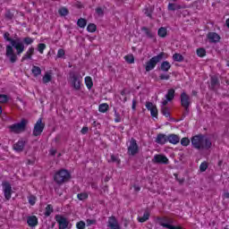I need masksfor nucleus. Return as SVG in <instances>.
I'll use <instances>...</instances> for the list:
<instances>
[{
  "mask_svg": "<svg viewBox=\"0 0 229 229\" xmlns=\"http://www.w3.org/2000/svg\"><path fill=\"white\" fill-rule=\"evenodd\" d=\"M4 38L5 42H10L11 45H7L5 48V56L9 59L11 64H15L22 53H24V44L22 38H12L10 32L4 33Z\"/></svg>",
  "mask_w": 229,
  "mask_h": 229,
  "instance_id": "obj_1",
  "label": "nucleus"
},
{
  "mask_svg": "<svg viewBox=\"0 0 229 229\" xmlns=\"http://www.w3.org/2000/svg\"><path fill=\"white\" fill-rule=\"evenodd\" d=\"M191 144L195 149H210L212 148V141H210V139L205 138L203 134L193 136Z\"/></svg>",
  "mask_w": 229,
  "mask_h": 229,
  "instance_id": "obj_2",
  "label": "nucleus"
},
{
  "mask_svg": "<svg viewBox=\"0 0 229 229\" xmlns=\"http://www.w3.org/2000/svg\"><path fill=\"white\" fill-rule=\"evenodd\" d=\"M166 57V54L164 52L159 53L157 55L151 57L144 65L145 71L149 72V71H153L155 67H157V64H160L164 58Z\"/></svg>",
  "mask_w": 229,
  "mask_h": 229,
  "instance_id": "obj_3",
  "label": "nucleus"
},
{
  "mask_svg": "<svg viewBox=\"0 0 229 229\" xmlns=\"http://www.w3.org/2000/svg\"><path fill=\"white\" fill-rule=\"evenodd\" d=\"M71 180V173L68 170L61 169L57 171L54 175V182L57 185H63V183H67Z\"/></svg>",
  "mask_w": 229,
  "mask_h": 229,
  "instance_id": "obj_4",
  "label": "nucleus"
},
{
  "mask_svg": "<svg viewBox=\"0 0 229 229\" xmlns=\"http://www.w3.org/2000/svg\"><path fill=\"white\" fill-rule=\"evenodd\" d=\"M180 99H181V106H182V108H184V113H183V117H185V115H189L190 112H191V96H189L187 93L182 92L180 96Z\"/></svg>",
  "mask_w": 229,
  "mask_h": 229,
  "instance_id": "obj_5",
  "label": "nucleus"
},
{
  "mask_svg": "<svg viewBox=\"0 0 229 229\" xmlns=\"http://www.w3.org/2000/svg\"><path fill=\"white\" fill-rule=\"evenodd\" d=\"M27 125H28V120L21 119L20 123L10 125L9 130L13 133H21L22 131H26Z\"/></svg>",
  "mask_w": 229,
  "mask_h": 229,
  "instance_id": "obj_6",
  "label": "nucleus"
},
{
  "mask_svg": "<svg viewBox=\"0 0 229 229\" xmlns=\"http://www.w3.org/2000/svg\"><path fill=\"white\" fill-rule=\"evenodd\" d=\"M70 78L72 80V85L75 90L81 89V77L74 72H70Z\"/></svg>",
  "mask_w": 229,
  "mask_h": 229,
  "instance_id": "obj_7",
  "label": "nucleus"
},
{
  "mask_svg": "<svg viewBox=\"0 0 229 229\" xmlns=\"http://www.w3.org/2000/svg\"><path fill=\"white\" fill-rule=\"evenodd\" d=\"M44 128H46V123H42V118H39L34 125L33 129V136L38 137L42 135V131H44Z\"/></svg>",
  "mask_w": 229,
  "mask_h": 229,
  "instance_id": "obj_8",
  "label": "nucleus"
},
{
  "mask_svg": "<svg viewBox=\"0 0 229 229\" xmlns=\"http://www.w3.org/2000/svg\"><path fill=\"white\" fill-rule=\"evenodd\" d=\"M139 153V144H137V140L131 138L130 140V145L128 147V155L131 157H135Z\"/></svg>",
  "mask_w": 229,
  "mask_h": 229,
  "instance_id": "obj_9",
  "label": "nucleus"
},
{
  "mask_svg": "<svg viewBox=\"0 0 229 229\" xmlns=\"http://www.w3.org/2000/svg\"><path fill=\"white\" fill-rule=\"evenodd\" d=\"M221 87V82H219V78L216 75H212L210 77V84L208 86L209 90L217 92Z\"/></svg>",
  "mask_w": 229,
  "mask_h": 229,
  "instance_id": "obj_10",
  "label": "nucleus"
},
{
  "mask_svg": "<svg viewBox=\"0 0 229 229\" xmlns=\"http://www.w3.org/2000/svg\"><path fill=\"white\" fill-rule=\"evenodd\" d=\"M2 188H3V191L4 194V198L5 199H12V184H10V182H8V181H4L2 182Z\"/></svg>",
  "mask_w": 229,
  "mask_h": 229,
  "instance_id": "obj_11",
  "label": "nucleus"
},
{
  "mask_svg": "<svg viewBox=\"0 0 229 229\" xmlns=\"http://www.w3.org/2000/svg\"><path fill=\"white\" fill-rule=\"evenodd\" d=\"M153 164H163L165 165H167L169 164V159L167 157L160 154H157L154 156V158L152 159Z\"/></svg>",
  "mask_w": 229,
  "mask_h": 229,
  "instance_id": "obj_12",
  "label": "nucleus"
},
{
  "mask_svg": "<svg viewBox=\"0 0 229 229\" xmlns=\"http://www.w3.org/2000/svg\"><path fill=\"white\" fill-rule=\"evenodd\" d=\"M55 221L59 225V229H65L67 228V226H69V222L67 221L65 216H63L62 215H56Z\"/></svg>",
  "mask_w": 229,
  "mask_h": 229,
  "instance_id": "obj_13",
  "label": "nucleus"
},
{
  "mask_svg": "<svg viewBox=\"0 0 229 229\" xmlns=\"http://www.w3.org/2000/svg\"><path fill=\"white\" fill-rule=\"evenodd\" d=\"M146 108L149 110L152 117H158V108H157V106L153 105L151 102H146Z\"/></svg>",
  "mask_w": 229,
  "mask_h": 229,
  "instance_id": "obj_14",
  "label": "nucleus"
},
{
  "mask_svg": "<svg viewBox=\"0 0 229 229\" xmlns=\"http://www.w3.org/2000/svg\"><path fill=\"white\" fill-rule=\"evenodd\" d=\"M107 226L111 229H121V225H119L117 218H115L114 216L108 218Z\"/></svg>",
  "mask_w": 229,
  "mask_h": 229,
  "instance_id": "obj_15",
  "label": "nucleus"
},
{
  "mask_svg": "<svg viewBox=\"0 0 229 229\" xmlns=\"http://www.w3.org/2000/svg\"><path fill=\"white\" fill-rule=\"evenodd\" d=\"M26 146V141L24 140H19L18 142H16L13 146V148L14 149V151H16L17 153H22V151H24V147Z\"/></svg>",
  "mask_w": 229,
  "mask_h": 229,
  "instance_id": "obj_16",
  "label": "nucleus"
},
{
  "mask_svg": "<svg viewBox=\"0 0 229 229\" xmlns=\"http://www.w3.org/2000/svg\"><path fill=\"white\" fill-rule=\"evenodd\" d=\"M207 37L211 44H216L221 40V37L216 32H209Z\"/></svg>",
  "mask_w": 229,
  "mask_h": 229,
  "instance_id": "obj_17",
  "label": "nucleus"
},
{
  "mask_svg": "<svg viewBox=\"0 0 229 229\" xmlns=\"http://www.w3.org/2000/svg\"><path fill=\"white\" fill-rule=\"evenodd\" d=\"M156 142H157V144H160L161 146H164V144H165V142H168L167 135H165L164 133L157 134V136L156 138Z\"/></svg>",
  "mask_w": 229,
  "mask_h": 229,
  "instance_id": "obj_18",
  "label": "nucleus"
},
{
  "mask_svg": "<svg viewBox=\"0 0 229 229\" xmlns=\"http://www.w3.org/2000/svg\"><path fill=\"white\" fill-rule=\"evenodd\" d=\"M33 55H35V47H31L22 56L21 62H25V60H31V56H33Z\"/></svg>",
  "mask_w": 229,
  "mask_h": 229,
  "instance_id": "obj_19",
  "label": "nucleus"
},
{
  "mask_svg": "<svg viewBox=\"0 0 229 229\" xmlns=\"http://www.w3.org/2000/svg\"><path fill=\"white\" fill-rule=\"evenodd\" d=\"M27 224L31 228H34V226H37L38 225V218H37L35 216H30L27 217Z\"/></svg>",
  "mask_w": 229,
  "mask_h": 229,
  "instance_id": "obj_20",
  "label": "nucleus"
},
{
  "mask_svg": "<svg viewBox=\"0 0 229 229\" xmlns=\"http://www.w3.org/2000/svg\"><path fill=\"white\" fill-rule=\"evenodd\" d=\"M167 140L170 144H178L180 142V136L176 134H169L167 136Z\"/></svg>",
  "mask_w": 229,
  "mask_h": 229,
  "instance_id": "obj_21",
  "label": "nucleus"
},
{
  "mask_svg": "<svg viewBox=\"0 0 229 229\" xmlns=\"http://www.w3.org/2000/svg\"><path fill=\"white\" fill-rule=\"evenodd\" d=\"M170 69H171V63H169L168 61H164L161 63L159 71H162L163 72H169Z\"/></svg>",
  "mask_w": 229,
  "mask_h": 229,
  "instance_id": "obj_22",
  "label": "nucleus"
},
{
  "mask_svg": "<svg viewBox=\"0 0 229 229\" xmlns=\"http://www.w3.org/2000/svg\"><path fill=\"white\" fill-rule=\"evenodd\" d=\"M182 8H183V6H182L178 4H173V3L168 4V11L169 12H176V10H182Z\"/></svg>",
  "mask_w": 229,
  "mask_h": 229,
  "instance_id": "obj_23",
  "label": "nucleus"
},
{
  "mask_svg": "<svg viewBox=\"0 0 229 229\" xmlns=\"http://www.w3.org/2000/svg\"><path fill=\"white\" fill-rule=\"evenodd\" d=\"M141 31H144V33H145L146 37H148V38H155V34H153L151 30H149L148 27H142Z\"/></svg>",
  "mask_w": 229,
  "mask_h": 229,
  "instance_id": "obj_24",
  "label": "nucleus"
},
{
  "mask_svg": "<svg viewBox=\"0 0 229 229\" xmlns=\"http://www.w3.org/2000/svg\"><path fill=\"white\" fill-rule=\"evenodd\" d=\"M150 213L148 210H145L143 216L138 217L139 223H146L149 219Z\"/></svg>",
  "mask_w": 229,
  "mask_h": 229,
  "instance_id": "obj_25",
  "label": "nucleus"
},
{
  "mask_svg": "<svg viewBox=\"0 0 229 229\" xmlns=\"http://www.w3.org/2000/svg\"><path fill=\"white\" fill-rule=\"evenodd\" d=\"M158 223H159L160 226H163L164 228H165V225H171L170 223H173V220H171L167 217L158 218Z\"/></svg>",
  "mask_w": 229,
  "mask_h": 229,
  "instance_id": "obj_26",
  "label": "nucleus"
},
{
  "mask_svg": "<svg viewBox=\"0 0 229 229\" xmlns=\"http://www.w3.org/2000/svg\"><path fill=\"white\" fill-rule=\"evenodd\" d=\"M158 37H161V38H165L167 37V29L165 27H161L157 30Z\"/></svg>",
  "mask_w": 229,
  "mask_h": 229,
  "instance_id": "obj_27",
  "label": "nucleus"
},
{
  "mask_svg": "<svg viewBox=\"0 0 229 229\" xmlns=\"http://www.w3.org/2000/svg\"><path fill=\"white\" fill-rule=\"evenodd\" d=\"M31 71L34 78H37L38 76H40V74H42V70L38 66L33 65Z\"/></svg>",
  "mask_w": 229,
  "mask_h": 229,
  "instance_id": "obj_28",
  "label": "nucleus"
},
{
  "mask_svg": "<svg viewBox=\"0 0 229 229\" xmlns=\"http://www.w3.org/2000/svg\"><path fill=\"white\" fill-rule=\"evenodd\" d=\"M167 101H173L174 99V89H170L165 95Z\"/></svg>",
  "mask_w": 229,
  "mask_h": 229,
  "instance_id": "obj_29",
  "label": "nucleus"
},
{
  "mask_svg": "<svg viewBox=\"0 0 229 229\" xmlns=\"http://www.w3.org/2000/svg\"><path fill=\"white\" fill-rule=\"evenodd\" d=\"M85 83H86L87 89H89V90H90V89H92V87H94V82L92 81V78L90 76H87L85 78Z\"/></svg>",
  "mask_w": 229,
  "mask_h": 229,
  "instance_id": "obj_30",
  "label": "nucleus"
},
{
  "mask_svg": "<svg viewBox=\"0 0 229 229\" xmlns=\"http://www.w3.org/2000/svg\"><path fill=\"white\" fill-rule=\"evenodd\" d=\"M53 212H55L53 206L51 204H48L45 209L46 217H49V216H51V214H53Z\"/></svg>",
  "mask_w": 229,
  "mask_h": 229,
  "instance_id": "obj_31",
  "label": "nucleus"
},
{
  "mask_svg": "<svg viewBox=\"0 0 229 229\" xmlns=\"http://www.w3.org/2000/svg\"><path fill=\"white\" fill-rule=\"evenodd\" d=\"M173 60L174 62H183V60H185V57H183L182 54L175 53L173 55Z\"/></svg>",
  "mask_w": 229,
  "mask_h": 229,
  "instance_id": "obj_32",
  "label": "nucleus"
},
{
  "mask_svg": "<svg viewBox=\"0 0 229 229\" xmlns=\"http://www.w3.org/2000/svg\"><path fill=\"white\" fill-rule=\"evenodd\" d=\"M109 106L106 103L100 104L98 106V112H101L102 114H105L106 112H108Z\"/></svg>",
  "mask_w": 229,
  "mask_h": 229,
  "instance_id": "obj_33",
  "label": "nucleus"
},
{
  "mask_svg": "<svg viewBox=\"0 0 229 229\" xmlns=\"http://www.w3.org/2000/svg\"><path fill=\"white\" fill-rule=\"evenodd\" d=\"M58 13L61 15V17H66V15L69 13V9H67V7H61L58 10Z\"/></svg>",
  "mask_w": 229,
  "mask_h": 229,
  "instance_id": "obj_34",
  "label": "nucleus"
},
{
  "mask_svg": "<svg viewBox=\"0 0 229 229\" xmlns=\"http://www.w3.org/2000/svg\"><path fill=\"white\" fill-rule=\"evenodd\" d=\"M33 41H34L33 38L30 37H26L21 39L23 46L24 44L25 46H30V44H33Z\"/></svg>",
  "mask_w": 229,
  "mask_h": 229,
  "instance_id": "obj_35",
  "label": "nucleus"
},
{
  "mask_svg": "<svg viewBox=\"0 0 229 229\" xmlns=\"http://www.w3.org/2000/svg\"><path fill=\"white\" fill-rule=\"evenodd\" d=\"M197 55L200 58H203V56L207 55V50L203 47H199V48L197 49Z\"/></svg>",
  "mask_w": 229,
  "mask_h": 229,
  "instance_id": "obj_36",
  "label": "nucleus"
},
{
  "mask_svg": "<svg viewBox=\"0 0 229 229\" xmlns=\"http://www.w3.org/2000/svg\"><path fill=\"white\" fill-rule=\"evenodd\" d=\"M96 30H98V26L94 23H89L87 27V31L89 33H95Z\"/></svg>",
  "mask_w": 229,
  "mask_h": 229,
  "instance_id": "obj_37",
  "label": "nucleus"
},
{
  "mask_svg": "<svg viewBox=\"0 0 229 229\" xmlns=\"http://www.w3.org/2000/svg\"><path fill=\"white\" fill-rule=\"evenodd\" d=\"M161 113L163 114V115H165V117L171 116V113H169V107H167V106H162Z\"/></svg>",
  "mask_w": 229,
  "mask_h": 229,
  "instance_id": "obj_38",
  "label": "nucleus"
},
{
  "mask_svg": "<svg viewBox=\"0 0 229 229\" xmlns=\"http://www.w3.org/2000/svg\"><path fill=\"white\" fill-rule=\"evenodd\" d=\"M77 26H79V28H85V26H87V20L80 18L77 21Z\"/></svg>",
  "mask_w": 229,
  "mask_h": 229,
  "instance_id": "obj_39",
  "label": "nucleus"
},
{
  "mask_svg": "<svg viewBox=\"0 0 229 229\" xmlns=\"http://www.w3.org/2000/svg\"><path fill=\"white\" fill-rule=\"evenodd\" d=\"M53 80V77L49 73H45L43 76V83H49Z\"/></svg>",
  "mask_w": 229,
  "mask_h": 229,
  "instance_id": "obj_40",
  "label": "nucleus"
},
{
  "mask_svg": "<svg viewBox=\"0 0 229 229\" xmlns=\"http://www.w3.org/2000/svg\"><path fill=\"white\" fill-rule=\"evenodd\" d=\"M124 60L127 64H133L135 62V57H133V55H125Z\"/></svg>",
  "mask_w": 229,
  "mask_h": 229,
  "instance_id": "obj_41",
  "label": "nucleus"
},
{
  "mask_svg": "<svg viewBox=\"0 0 229 229\" xmlns=\"http://www.w3.org/2000/svg\"><path fill=\"white\" fill-rule=\"evenodd\" d=\"M143 12L147 17H149V19H153V10L147 7L143 10Z\"/></svg>",
  "mask_w": 229,
  "mask_h": 229,
  "instance_id": "obj_42",
  "label": "nucleus"
},
{
  "mask_svg": "<svg viewBox=\"0 0 229 229\" xmlns=\"http://www.w3.org/2000/svg\"><path fill=\"white\" fill-rule=\"evenodd\" d=\"M207 169H208V164L204 161L203 163L200 164L199 171H200V173H205V171H207Z\"/></svg>",
  "mask_w": 229,
  "mask_h": 229,
  "instance_id": "obj_43",
  "label": "nucleus"
},
{
  "mask_svg": "<svg viewBox=\"0 0 229 229\" xmlns=\"http://www.w3.org/2000/svg\"><path fill=\"white\" fill-rule=\"evenodd\" d=\"M30 205L33 206L35 203H37V197L35 195H30L28 197Z\"/></svg>",
  "mask_w": 229,
  "mask_h": 229,
  "instance_id": "obj_44",
  "label": "nucleus"
},
{
  "mask_svg": "<svg viewBox=\"0 0 229 229\" xmlns=\"http://www.w3.org/2000/svg\"><path fill=\"white\" fill-rule=\"evenodd\" d=\"M114 123H121V114L117 112V109L114 108Z\"/></svg>",
  "mask_w": 229,
  "mask_h": 229,
  "instance_id": "obj_45",
  "label": "nucleus"
},
{
  "mask_svg": "<svg viewBox=\"0 0 229 229\" xmlns=\"http://www.w3.org/2000/svg\"><path fill=\"white\" fill-rule=\"evenodd\" d=\"M95 11L98 17H103V15H105V11L101 7H97Z\"/></svg>",
  "mask_w": 229,
  "mask_h": 229,
  "instance_id": "obj_46",
  "label": "nucleus"
},
{
  "mask_svg": "<svg viewBox=\"0 0 229 229\" xmlns=\"http://www.w3.org/2000/svg\"><path fill=\"white\" fill-rule=\"evenodd\" d=\"M78 199H80L81 201H83L85 199H87V198H89V195L87 193H79L77 195Z\"/></svg>",
  "mask_w": 229,
  "mask_h": 229,
  "instance_id": "obj_47",
  "label": "nucleus"
},
{
  "mask_svg": "<svg viewBox=\"0 0 229 229\" xmlns=\"http://www.w3.org/2000/svg\"><path fill=\"white\" fill-rule=\"evenodd\" d=\"M44 49H46V44L39 43L38 45V51L42 55L44 53Z\"/></svg>",
  "mask_w": 229,
  "mask_h": 229,
  "instance_id": "obj_48",
  "label": "nucleus"
},
{
  "mask_svg": "<svg viewBox=\"0 0 229 229\" xmlns=\"http://www.w3.org/2000/svg\"><path fill=\"white\" fill-rule=\"evenodd\" d=\"M181 144L182 146H189V144H191V140H189V138H182L181 140Z\"/></svg>",
  "mask_w": 229,
  "mask_h": 229,
  "instance_id": "obj_49",
  "label": "nucleus"
},
{
  "mask_svg": "<svg viewBox=\"0 0 229 229\" xmlns=\"http://www.w3.org/2000/svg\"><path fill=\"white\" fill-rule=\"evenodd\" d=\"M0 103H8V96L0 94Z\"/></svg>",
  "mask_w": 229,
  "mask_h": 229,
  "instance_id": "obj_50",
  "label": "nucleus"
},
{
  "mask_svg": "<svg viewBox=\"0 0 229 229\" xmlns=\"http://www.w3.org/2000/svg\"><path fill=\"white\" fill-rule=\"evenodd\" d=\"M5 19H8V21H12V19H13V13L10 12V10L6 11Z\"/></svg>",
  "mask_w": 229,
  "mask_h": 229,
  "instance_id": "obj_51",
  "label": "nucleus"
},
{
  "mask_svg": "<svg viewBox=\"0 0 229 229\" xmlns=\"http://www.w3.org/2000/svg\"><path fill=\"white\" fill-rule=\"evenodd\" d=\"M63 56H65V50L60 48L57 52V58H62Z\"/></svg>",
  "mask_w": 229,
  "mask_h": 229,
  "instance_id": "obj_52",
  "label": "nucleus"
},
{
  "mask_svg": "<svg viewBox=\"0 0 229 229\" xmlns=\"http://www.w3.org/2000/svg\"><path fill=\"white\" fill-rule=\"evenodd\" d=\"M76 226L78 229H85V222L80 221L77 223Z\"/></svg>",
  "mask_w": 229,
  "mask_h": 229,
  "instance_id": "obj_53",
  "label": "nucleus"
},
{
  "mask_svg": "<svg viewBox=\"0 0 229 229\" xmlns=\"http://www.w3.org/2000/svg\"><path fill=\"white\" fill-rule=\"evenodd\" d=\"M170 78H171V75H169V74H161L159 76L160 80H169Z\"/></svg>",
  "mask_w": 229,
  "mask_h": 229,
  "instance_id": "obj_54",
  "label": "nucleus"
},
{
  "mask_svg": "<svg viewBox=\"0 0 229 229\" xmlns=\"http://www.w3.org/2000/svg\"><path fill=\"white\" fill-rule=\"evenodd\" d=\"M139 102L137 101V99L136 98H133V100H132V106H131V108H132V110H137V104H138Z\"/></svg>",
  "mask_w": 229,
  "mask_h": 229,
  "instance_id": "obj_55",
  "label": "nucleus"
},
{
  "mask_svg": "<svg viewBox=\"0 0 229 229\" xmlns=\"http://www.w3.org/2000/svg\"><path fill=\"white\" fill-rule=\"evenodd\" d=\"M111 162H117V164H121V160H119L114 155H111Z\"/></svg>",
  "mask_w": 229,
  "mask_h": 229,
  "instance_id": "obj_56",
  "label": "nucleus"
},
{
  "mask_svg": "<svg viewBox=\"0 0 229 229\" xmlns=\"http://www.w3.org/2000/svg\"><path fill=\"white\" fill-rule=\"evenodd\" d=\"M81 133H82V135H87V133H89V127H83L81 130Z\"/></svg>",
  "mask_w": 229,
  "mask_h": 229,
  "instance_id": "obj_57",
  "label": "nucleus"
},
{
  "mask_svg": "<svg viewBox=\"0 0 229 229\" xmlns=\"http://www.w3.org/2000/svg\"><path fill=\"white\" fill-rule=\"evenodd\" d=\"M86 223L88 226H90V225H96V220L87 219Z\"/></svg>",
  "mask_w": 229,
  "mask_h": 229,
  "instance_id": "obj_58",
  "label": "nucleus"
},
{
  "mask_svg": "<svg viewBox=\"0 0 229 229\" xmlns=\"http://www.w3.org/2000/svg\"><path fill=\"white\" fill-rule=\"evenodd\" d=\"M135 192H139L140 191V186L137 185V184H134L132 185Z\"/></svg>",
  "mask_w": 229,
  "mask_h": 229,
  "instance_id": "obj_59",
  "label": "nucleus"
},
{
  "mask_svg": "<svg viewBox=\"0 0 229 229\" xmlns=\"http://www.w3.org/2000/svg\"><path fill=\"white\" fill-rule=\"evenodd\" d=\"M50 155H52V157H55V155H56V150L55 149H51L50 150Z\"/></svg>",
  "mask_w": 229,
  "mask_h": 229,
  "instance_id": "obj_60",
  "label": "nucleus"
},
{
  "mask_svg": "<svg viewBox=\"0 0 229 229\" xmlns=\"http://www.w3.org/2000/svg\"><path fill=\"white\" fill-rule=\"evenodd\" d=\"M121 96H126V89H123L121 92H120Z\"/></svg>",
  "mask_w": 229,
  "mask_h": 229,
  "instance_id": "obj_61",
  "label": "nucleus"
},
{
  "mask_svg": "<svg viewBox=\"0 0 229 229\" xmlns=\"http://www.w3.org/2000/svg\"><path fill=\"white\" fill-rule=\"evenodd\" d=\"M167 103H169V100H164L163 102H162V105H163V106H166V105H167Z\"/></svg>",
  "mask_w": 229,
  "mask_h": 229,
  "instance_id": "obj_62",
  "label": "nucleus"
},
{
  "mask_svg": "<svg viewBox=\"0 0 229 229\" xmlns=\"http://www.w3.org/2000/svg\"><path fill=\"white\" fill-rule=\"evenodd\" d=\"M224 198H226L227 199H229V192L224 193Z\"/></svg>",
  "mask_w": 229,
  "mask_h": 229,
  "instance_id": "obj_63",
  "label": "nucleus"
},
{
  "mask_svg": "<svg viewBox=\"0 0 229 229\" xmlns=\"http://www.w3.org/2000/svg\"><path fill=\"white\" fill-rule=\"evenodd\" d=\"M225 24H226L227 28H229V18L225 21Z\"/></svg>",
  "mask_w": 229,
  "mask_h": 229,
  "instance_id": "obj_64",
  "label": "nucleus"
}]
</instances>
